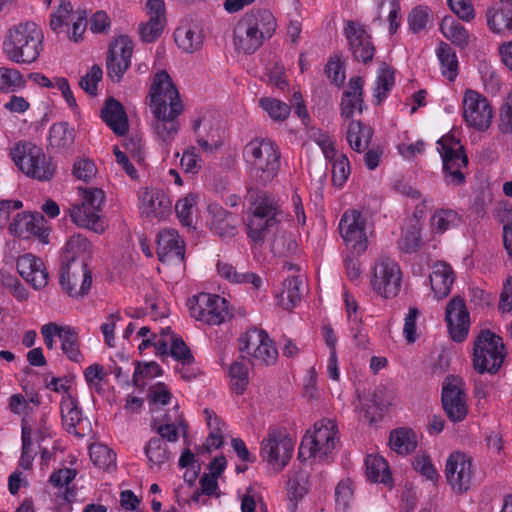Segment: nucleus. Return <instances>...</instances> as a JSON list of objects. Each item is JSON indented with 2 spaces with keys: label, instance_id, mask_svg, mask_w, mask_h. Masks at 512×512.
<instances>
[{
  "label": "nucleus",
  "instance_id": "nucleus-1",
  "mask_svg": "<svg viewBox=\"0 0 512 512\" xmlns=\"http://www.w3.org/2000/svg\"><path fill=\"white\" fill-rule=\"evenodd\" d=\"M149 98L155 133L163 142L172 141L179 131L178 116L183 111V104L167 71L161 70L154 75Z\"/></svg>",
  "mask_w": 512,
  "mask_h": 512
},
{
  "label": "nucleus",
  "instance_id": "nucleus-2",
  "mask_svg": "<svg viewBox=\"0 0 512 512\" xmlns=\"http://www.w3.org/2000/svg\"><path fill=\"white\" fill-rule=\"evenodd\" d=\"M276 21L266 9L252 10L246 13L234 28V45L237 51L253 54L265 39L273 36Z\"/></svg>",
  "mask_w": 512,
  "mask_h": 512
},
{
  "label": "nucleus",
  "instance_id": "nucleus-3",
  "mask_svg": "<svg viewBox=\"0 0 512 512\" xmlns=\"http://www.w3.org/2000/svg\"><path fill=\"white\" fill-rule=\"evenodd\" d=\"M43 32L36 23L27 21L11 27L3 42V52L12 62L31 64L43 49Z\"/></svg>",
  "mask_w": 512,
  "mask_h": 512
},
{
  "label": "nucleus",
  "instance_id": "nucleus-4",
  "mask_svg": "<svg viewBox=\"0 0 512 512\" xmlns=\"http://www.w3.org/2000/svg\"><path fill=\"white\" fill-rule=\"evenodd\" d=\"M283 218L279 200L267 192H259L250 206L246 232L251 242H264L267 236L276 231Z\"/></svg>",
  "mask_w": 512,
  "mask_h": 512
},
{
  "label": "nucleus",
  "instance_id": "nucleus-5",
  "mask_svg": "<svg viewBox=\"0 0 512 512\" xmlns=\"http://www.w3.org/2000/svg\"><path fill=\"white\" fill-rule=\"evenodd\" d=\"M245 161L251 166L250 175L259 185L266 186L280 169L278 146L268 139L250 141L243 150Z\"/></svg>",
  "mask_w": 512,
  "mask_h": 512
},
{
  "label": "nucleus",
  "instance_id": "nucleus-6",
  "mask_svg": "<svg viewBox=\"0 0 512 512\" xmlns=\"http://www.w3.org/2000/svg\"><path fill=\"white\" fill-rule=\"evenodd\" d=\"M506 354L502 337L490 329H482L474 340L473 367L480 374H496L502 367Z\"/></svg>",
  "mask_w": 512,
  "mask_h": 512
},
{
  "label": "nucleus",
  "instance_id": "nucleus-7",
  "mask_svg": "<svg viewBox=\"0 0 512 512\" xmlns=\"http://www.w3.org/2000/svg\"><path fill=\"white\" fill-rule=\"evenodd\" d=\"M10 154L15 165L30 178L49 181L56 172L57 166L52 158L31 142L16 143Z\"/></svg>",
  "mask_w": 512,
  "mask_h": 512
},
{
  "label": "nucleus",
  "instance_id": "nucleus-8",
  "mask_svg": "<svg viewBox=\"0 0 512 512\" xmlns=\"http://www.w3.org/2000/svg\"><path fill=\"white\" fill-rule=\"evenodd\" d=\"M437 151L443 163L445 182L460 186L465 183L466 176L462 171L468 165V157L463 145L452 135H444L437 141Z\"/></svg>",
  "mask_w": 512,
  "mask_h": 512
},
{
  "label": "nucleus",
  "instance_id": "nucleus-9",
  "mask_svg": "<svg viewBox=\"0 0 512 512\" xmlns=\"http://www.w3.org/2000/svg\"><path fill=\"white\" fill-rule=\"evenodd\" d=\"M103 203L104 194L102 190L93 189L85 192L82 203L73 204L69 209L72 222L95 233H102L105 225L99 213L102 211Z\"/></svg>",
  "mask_w": 512,
  "mask_h": 512
},
{
  "label": "nucleus",
  "instance_id": "nucleus-10",
  "mask_svg": "<svg viewBox=\"0 0 512 512\" xmlns=\"http://www.w3.org/2000/svg\"><path fill=\"white\" fill-rule=\"evenodd\" d=\"M339 232L353 254L361 255L368 248L367 219L358 210H347L339 221Z\"/></svg>",
  "mask_w": 512,
  "mask_h": 512
},
{
  "label": "nucleus",
  "instance_id": "nucleus-11",
  "mask_svg": "<svg viewBox=\"0 0 512 512\" xmlns=\"http://www.w3.org/2000/svg\"><path fill=\"white\" fill-rule=\"evenodd\" d=\"M191 316L209 325H219L229 315L228 302L224 297L201 291L188 300Z\"/></svg>",
  "mask_w": 512,
  "mask_h": 512
},
{
  "label": "nucleus",
  "instance_id": "nucleus-12",
  "mask_svg": "<svg viewBox=\"0 0 512 512\" xmlns=\"http://www.w3.org/2000/svg\"><path fill=\"white\" fill-rule=\"evenodd\" d=\"M238 342L239 350L251 355L253 361L267 366L277 361V348L265 330L251 328L240 336Z\"/></svg>",
  "mask_w": 512,
  "mask_h": 512
},
{
  "label": "nucleus",
  "instance_id": "nucleus-13",
  "mask_svg": "<svg viewBox=\"0 0 512 512\" xmlns=\"http://www.w3.org/2000/svg\"><path fill=\"white\" fill-rule=\"evenodd\" d=\"M463 381L455 375H448L442 383L441 402L450 421H463L468 414L466 393Z\"/></svg>",
  "mask_w": 512,
  "mask_h": 512
},
{
  "label": "nucleus",
  "instance_id": "nucleus-14",
  "mask_svg": "<svg viewBox=\"0 0 512 512\" xmlns=\"http://www.w3.org/2000/svg\"><path fill=\"white\" fill-rule=\"evenodd\" d=\"M463 117L468 127L487 130L492 122L493 110L488 100L474 90H467L462 102Z\"/></svg>",
  "mask_w": 512,
  "mask_h": 512
},
{
  "label": "nucleus",
  "instance_id": "nucleus-15",
  "mask_svg": "<svg viewBox=\"0 0 512 512\" xmlns=\"http://www.w3.org/2000/svg\"><path fill=\"white\" fill-rule=\"evenodd\" d=\"M293 441L279 430H273L261 443V457L272 465L275 471H281L293 454Z\"/></svg>",
  "mask_w": 512,
  "mask_h": 512
},
{
  "label": "nucleus",
  "instance_id": "nucleus-16",
  "mask_svg": "<svg viewBox=\"0 0 512 512\" xmlns=\"http://www.w3.org/2000/svg\"><path fill=\"white\" fill-rule=\"evenodd\" d=\"M133 49L134 43L126 35L119 36L110 44L106 67L108 77L113 82H120L130 67Z\"/></svg>",
  "mask_w": 512,
  "mask_h": 512
},
{
  "label": "nucleus",
  "instance_id": "nucleus-17",
  "mask_svg": "<svg viewBox=\"0 0 512 512\" xmlns=\"http://www.w3.org/2000/svg\"><path fill=\"white\" fill-rule=\"evenodd\" d=\"M9 231L13 236L19 238L35 237L44 244L49 243V230L46 227V220L39 212L18 213L10 223Z\"/></svg>",
  "mask_w": 512,
  "mask_h": 512
},
{
  "label": "nucleus",
  "instance_id": "nucleus-18",
  "mask_svg": "<svg viewBox=\"0 0 512 512\" xmlns=\"http://www.w3.org/2000/svg\"><path fill=\"white\" fill-rule=\"evenodd\" d=\"M344 35L355 61L368 64L373 60L376 49L364 26L348 21L344 28Z\"/></svg>",
  "mask_w": 512,
  "mask_h": 512
},
{
  "label": "nucleus",
  "instance_id": "nucleus-19",
  "mask_svg": "<svg viewBox=\"0 0 512 512\" xmlns=\"http://www.w3.org/2000/svg\"><path fill=\"white\" fill-rule=\"evenodd\" d=\"M445 475L448 483L456 492H466L472 480V460L462 452H454L447 459Z\"/></svg>",
  "mask_w": 512,
  "mask_h": 512
},
{
  "label": "nucleus",
  "instance_id": "nucleus-20",
  "mask_svg": "<svg viewBox=\"0 0 512 512\" xmlns=\"http://www.w3.org/2000/svg\"><path fill=\"white\" fill-rule=\"evenodd\" d=\"M445 320L453 341L461 343L468 335L470 317L465 301L460 296L453 297L445 309Z\"/></svg>",
  "mask_w": 512,
  "mask_h": 512
},
{
  "label": "nucleus",
  "instance_id": "nucleus-21",
  "mask_svg": "<svg viewBox=\"0 0 512 512\" xmlns=\"http://www.w3.org/2000/svg\"><path fill=\"white\" fill-rule=\"evenodd\" d=\"M313 434L308 432L304 435L309 446V456L324 459L335 447L336 426L330 420H322L314 425Z\"/></svg>",
  "mask_w": 512,
  "mask_h": 512
},
{
  "label": "nucleus",
  "instance_id": "nucleus-22",
  "mask_svg": "<svg viewBox=\"0 0 512 512\" xmlns=\"http://www.w3.org/2000/svg\"><path fill=\"white\" fill-rule=\"evenodd\" d=\"M372 288H401L403 272L399 263L390 257H379L372 269Z\"/></svg>",
  "mask_w": 512,
  "mask_h": 512
},
{
  "label": "nucleus",
  "instance_id": "nucleus-23",
  "mask_svg": "<svg viewBox=\"0 0 512 512\" xmlns=\"http://www.w3.org/2000/svg\"><path fill=\"white\" fill-rule=\"evenodd\" d=\"M59 284L61 288H91L92 271L84 259L61 261Z\"/></svg>",
  "mask_w": 512,
  "mask_h": 512
},
{
  "label": "nucleus",
  "instance_id": "nucleus-24",
  "mask_svg": "<svg viewBox=\"0 0 512 512\" xmlns=\"http://www.w3.org/2000/svg\"><path fill=\"white\" fill-rule=\"evenodd\" d=\"M157 255L162 263L180 265L184 260L185 244L174 229H164L157 236Z\"/></svg>",
  "mask_w": 512,
  "mask_h": 512
},
{
  "label": "nucleus",
  "instance_id": "nucleus-25",
  "mask_svg": "<svg viewBox=\"0 0 512 512\" xmlns=\"http://www.w3.org/2000/svg\"><path fill=\"white\" fill-rule=\"evenodd\" d=\"M149 20L139 25V34L143 42L152 43L160 37L165 24V3L163 0H147Z\"/></svg>",
  "mask_w": 512,
  "mask_h": 512
},
{
  "label": "nucleus",
  "instance_id": "nucleus-26",
  "mask_svg": "<svg viewBox=\"0 0 512 512\" xmlns=\"http://www.w3.org/2000/svg\"><path fill=\"white\" fill-rule=\"evenodd\" d=\"M364 80L360 76L349 79L346 90L342 93L340 110L341 116L346 120L352 119L354 114H361L364 110Z\"/></svg>",
  "mask_w": 512,
  "mask_h": 512
},
{
  "label": "nucleus",
  "instance_id": "nucleus-27",
  "mask_svg": "<svg viewBox=\"0 0 512 512\" xmlns=\"http://www.w3.org/2000/svg\"><path fill=\"white\" fill-rule=\"evenodd\" d=\"M17 271L32 288H45L48 284V273L43 261L31 253L21 255L17 259Z\"/></svg>",
  "mask_w": 512,
  "mask_h": 512
},
{
  "label": "nucleus",
  "instance_id": "nucleus-28",
  "mask_svg": "<svg viewBox=\"0 0 512 512\" xmlns=\"http://www.w3.org/2000/svg\"><path fill=\"white\" fill-rule=\"evenodd\" d=\"M140 210L148 218H164L171 208L169 197L158 189H145L140 195Z\"/></svg>",
  "mask_w": 512,
  "mask_h": 512
},
{
  "label": "nucleus",
  "instance_id": "nucleus-29",
  "mask_svg": "<svg viewBox=\"0 0 512 512\" xmlns=\"http://www.w3.org/2000/svg\"><path fill=\"white\" fill-rule=\"evenodd\" d=\"M192 131L199 148L204 152H213L221 146L218 130L205 116L192 120Z\"/></svg>",
  "mask_w": 512,
  "mask_h": 512
},
{
  "label": "nucleus",
  "instance_id": "nucleus-30",
  "mask_svg": "<svg viewBox=\"0 0 512 512\" xmlns=\"http://www.w3.org/2000/svg\"><path fill=\"white\" fill-rule=\"evenodd\" d=\"M101 119L117 136H124L128 132V118L124 107L112 97L105 101L101 109Z\"/></svg>",
  "mask_w": 512,
  "mask_h": 512
},
{
  "label": "nucleus",
  "instance_id": "nucleus-31",
  "mask_svg": "<svg viewBox=\"0 0 512 512\" xmlns=\"http://www.w3.org/2000/svg\"><path fill=\"white\" fill-rule=\"evenodd\" d=\"M75 129L68 122H57L49 128L48 145L54 153H67L75 142Z\"/></svg>",
  "mask_w": 512,
  "mask_h": 512
},
{
  "label": "nucleus",
  "instance_id": "nucleus-32",
  "mask_svg": "<svg viewBox=\"0 0 512 512\" xmlns=\"http://www.w3.org/2000/svg\"><path fill=\"white\" fill-rule=\"evenodd\" d=\"M486 20L488 28L494 34H512V8L501 4L490 7L486 11Z\"/></svg>",
  "mask_w": 512,
  "mask_h": 512
},
{
  "label": "nucleus",
  "instance_id": "nucleus-33",
  "mask_svg": "<svg viewBox=\"0 0 512 512\" xmlns=\"http://www.w3.org/2000/svg\"><path fill=\"white\" fill-rule=\"evenodd\" d=\"M209 210L211 231L223 238L233 236L236 229L235 215L217 205L210 206Z\"/></svg>",
  "mask_w": 512,
  "mask_h": 512
},
{
  "label": "nucleus",
  "instance_id": "nucleus-34",
  "mask_svg": "<svg viewBox=\"0 0 512 512\" xmlns=\"http://www.w3.org/2000/svg\"><path fill=\"white\" fill-rule=\"evenodd\" d=\"M443 36L456 47L465 49L469 45L470 34L468 30L453 16H445L440 23Z\"/></svg>",
  "mask_w": 512,
  "mask_h": 512
},
{
  "label": "nucleus",
  "instance_id": "nucleus-35",
  "mask_svg": "<svg viewBox=\"0 0 512 512\" xmlns=\"http://www.w3.org/2000/svg\"><path fill=\"white\" fill-rule=\"evenodd\" d=\"M218 274L235 285H249L254 288H260L263 285V279L253 272H238L231 264L218 261Z\"/></svg>",
  "mask_w": 512,
  "mask_h": 512
},
{
  "label": "nucleus",
  "instance_id": "nucleus-36",
  "mask_svg": "<svg viewBox=\"0 0 512 512\" xmlns=\"http://www.w3.org/2000/svg\"><path fill=\"white\" fill-rule=\"evenodd\" d=\"M60 408L62 423L66 431L70 434L80 436L76 431L77 425L82 420V410L78 406V401L70 393H67L62 397Z\"/></svg>",
  "mask_w": 512,
  "mask_h": 512
},
{
  "label": "nucleus",
  "instance_id": "nucleus-37",
  "mask_svg": "<svg viewBox=\"0 0 512 512\" xmlns=\"http://www.w3.org/2000/svg\"><path fill=\"white\" fill-rule=\"evenodd\" d=\"M389 444L400 455L411 454L417 447L416 434L408 427L394 429L390 432Z\"/></svg>",
  "mask_w": 512,
  "mask_h": 512
},
{
  "label": "nucleus",
  "instance_id": "nucleus-38",
  "mask_svg": "<svg viewBox=\"0 0 512 512\" xmlns=\"http://www.w3.org/2000/svg\"><path fill=\"white\" fill-rule=\"evenodd\" d=\"M373 130L360 121L351 120L348 125L346 139L350 147L356 152H363L370 144Z\"/></svg>",
  "mask_w": 512,
  "mask_h": 512
},
{
  "label": "nucleus",
  "instance_id": "nucleus-39",
  "mask_svg": "<svg viewBox=\"0 0 512 512\" xmlns=\"http://www.w3.org/2000/svg\"><path fill=\"white\" fill-rule=\"evenodd\" d=\"M436 55L440 62L442 75L449 81L458 76L459 62L456 52L446 42L441 41L436 48Z\"/></svg>",
  "mask_w": 512,
  "mask_h": 512
},
{
  "label": "nucleus",
  "instance_id": "nucleus-40",
  "mask_svg": "<svg viewBox=\"0 0 512 512\" xmlns=\"http://www.w3.org/2000/svg\"><path fill=\"white\" fill-rule=\"evenodd\" d=\"M394 85L395 76L393 69L386 63H382L375 80L373 103L380 105L387 98Z\"/></svg>",
  "mask_w": 512,
  "mask_h": 512
},
{
  "label": "nucleus",
  "instance_id": "nucleus-41",
  "mask_svg": "<svg viewBox=\"0 0 512 512\" xmlns=\"http://www.w3.org/2000/svg\"><path fill=\"white\" fill-rule=\"evenodd\" d=\"M366 475L371 482L388 485L392 476L387 461L382 456L368 455L365 459Z\"/></svg>",
  "mask_w": 512,
  "mask_h": 512
},
{
  "label": "nucleus",
  "instance_id": "nucleus-42",
  "mask_svg": "<svg viewBox=\"0 0 512 512\" xmlns=\"http://www.w3.org/2000/svg\"><path fill=\"white\" fill-rule=\"evenodd\" d=\"M90 242L81 234H74L65 244L61 261H70V259H84V255L90 251Z\"/></svg>",
  "mask_w": 512,
  "mask_h": 512
},
{
  "label": "nucleus",
  "instance_id": "nucleus-43",
  "mask_svg": "<svg viewBox=\"0 0 512 512\" xmlns=\"http://www.w3.org/2000/svg\"><path fill=\"white\" fill-rule=\"evenodd\" d=\"M26 86L21 72L15 68L0 67V92L14 93Z\"/></svg>",
  "mask_w": 512,
  "mask_h": 512
},
{
  "label": "nucleus",
  "instance_id": "nucleus-44",
  "mask_svg": "<svg viewBox=\"0 0 512 512\" xmlns=\"http://www.w3.org/2000/svg\"><path fill=\"white\" fill-rule=\"evenodd\" d=\"M431 288H451L455 281L452 267L445 262H437L429 275Z\"/></svg>",
  "mask_w": 512,
  "mask_h": 512
},
{
  "label": "nucleus",
  "instance_id": "nucleus-45",
  "mask_svg": "<svg viewBox=\"0 0 512 512\" xmlns=\"http://www.w3.org/2000/svg\"><path fill=\"white\" fill-rule=\"evenodd\" d=\"M72 12L73 5L71 2L69 0H61L57 10L50 18V28L55 34L65 33L69 26Z\"/></svg>",
  "mask_w": 512,
  "mask_h": 512
},
{
  "label": "nucleus",
  "instance_id": "nucleus-46",
  "mask_svg": "<svg viewBox=\"0 0 512 512\" xmlns=\"http://www.w3.org/2000/svg\"><path fill=\"white\" fill-rule=\"evenodd\" d=\"M460 217L455 210L439 209L431 217V227L437 233H444L458 226Z\"/></svg>",
  "mask_w": 512,
  "mask_h": 512
},
{
  "label": "nucleus",
  "instance_id": "nucleus-47",
  "mask_svg": "<svg viewBox=\"0 0 512 512\" xmlns=\"http://www.w3.org/2000/svg\"><path fill=\"white\" fill-rule=\"evenodd\" d=\"M259 106L269 115L273 121H285L291 112L290 106L276 98L263 97L259 100Z\"/></svg>",
  "mask_w": 512,
  "mask_h": 512
},
{
  "label": "nucleus",
  "instance_id": "nucleus-48",
  "mask_svg": "<svg viewBox=\"0 0 512 512\" xmlns=\"http://www.w3.org/2000/svg\"><path fill=\"white\" fill-rule=\"evenodd\" d=\"M90 459L99 468L108 470L111 466H116V454L108 446L100 443H94L89 447Z\"/></svg>",
  "mask_w": 512,
  "mask_h": 512
},
{
  "label": "nucleus",
  "instance_id": "nucleus-49",
  "mask_svg": "<svg viewBox=\"0 0 512 512\" xmlns=\"http://www.w3.org/2000/svg\"><path fill=\"white\" fill-rule=\"evenodd\" d=\"M175 41L183 51L192 53L200 48L203 37L200 32L191 28H178L175 31Z\"/></svg>",
  "mask_w": 512,
  "mask_h": 512
},
{
  "label": "nucleus",
  "instance_id": "nucleus-50",
  "mask_svg": "<svg viewBox=\"0 0 512 512\" xmlns=\"http://www.w3.org/2000/svg\"><path fill=\"white\" fill-rule=\"evenodd\" d=\"M59 338L62 342L61 349L72 361H78L80 356L79 337L77 332L70 326L61 327Z\"/></svg>",
  "mask_w": 512,
  "mask_h": 512
},
{
  "label": "nucleus",
  "instance_id": "nucleus-51",
  "mask_svg": "<svg viewBox=\"0 0 512 512\" xmlns=\"http://www.w3.org/2000/svg\"><path fill=\"white\" fill-rule=\"evenodd\" d=\"M383 394L384 388L378 387L375 389L369 400L370 404H363L361 406V410L364 412V415L370 424H373L382 418V412L385 408Z\"/></svg>",
  "mask_w": 512,
  "mask_h": 512
},
{
  "label": "nucleus",
  "instance_id": "nucleus-52",
  "mask_svg": "<svg viewBox=\"0 0 512 512\" xmlns=\"http://www.w3.org/2000/svg\"><path fill=\"white\" fill-rule=\"evenodd\" d=\"M421 245V230L417 225L408 226L398 240V247L404 253H415Z\"/></svg>",
  "mask_w": 512,
  "mask_h": 512
},
{
  "label": "nucleus",
  "instance_id": "nucleus-53",
  "mask_svg": "<svg viewBox=\"0 0 512 512\" xmlns=\"http://www.w3.org/2000/svg\"><path fill=\"white\" fill-rule=\"evenodd\" d=\"M231 389L237 395H242L249 384L248 368L242 362L235 361L229 369Z\"/></svg>",
  "mask_w": 512,
  "mask_h": 512
},
{
  "label": "nucleus",
  "instance_id": "nucleus-54",
  "mask_svg": "<svg viewBox=\"0 0 512 512\" xmlns=\"http://www.w3.org/2000/svg\"><path fill=\"white\" fill-rule=\"evenodd\" d=\"M332 165V182L336 187H342L351 174V167L348 157L345 154L336 152L335 158L329 161Z\"/></svg>",
  "mask_w": 512,
  "mask_h": 512
},
{
  "label": "nucleus",
  "instance_id": "nucleus-55",
  "mask_svg": "<svg viewBox=\"0 0 512 512\" xmlns=\"http://www.w3.org/2000/svg\"><path fill=\"white\" fill-rule=\"evenodd\" d=\"M144 450L152 464L161 465L169 459V451L161 438L152 437L146 444Z\"/></svg>",
  "mask_w": 512,
  "mask_h": 512
},
{
  "label": "nucleus",
  "instance_id": "nucleus-56",
  "mask_svg": "<svg viewBox=\"0 0 512 512\" xmlns=\"http://www.w3.org/2000/svg\"><path fill=\"white\" fill-rule=\"evenodd\" d=\"M197 197L194 194H188L177 201L175 212L183 226H191L193 222V208L196 205Z\"/></svg>",
  "mask_w": 512,
  "mask_h": 512
},
{
  "label": "nucleus",
  "instance_id": "nucleus-57",
  "mask_svg": "<svg viewBox=\"0 0 512 512\" xmlns=\"http://www.w3.org/2000/svg\"><path fill=\"white\" fill-rule=\"evenodd\" d=\"M324 73L331 83L337 87L342 86L345 81V65L341 56L337 54L331 56L325 66Z\"/></svg>",
  "mask_w": 512,
  "mask_h": 512
},
{
  "label": "nucleus",
  "instance_id": "nucleus-58",
  "mask_svg": "<svg viewBox=\"0 0 512 512\" xmlns=\"http://www.w3.org/2000/svg\"><path fill=\"white\" fill-rule=\"evenodd\" d=\"M430 9L427 6H417L408 15L409 29L417 34L424 30L429 22Z\"/></svg>",
  "mask_w": 512,
  "mask_h": 512
},
{
  "label": "nucleus",
  "instance_id": "nucleus-59",
  "mask_svg": "<svg viewBox=\"0 0 512 512\" xmlns=\"http://www.w3.org/2000/svg\"><path fill=\"white\" fill-rule=\"evenodd\" d=\"M308 492L306 477L301 472L294 474L287 482V493L290 501L298 502Z\"/></svg>",
  "mask_w": 512,
  "mask_h": 512
},
{
  "label": "nucleus",
  "instance_id": "nucleus-60",
  "mask_svg": "<svg viewBox=\"0 0 512 512\" xmlns=\"http://www.w3.org/2000/svg\"><path fill=\"white\" fill-rule=\"evenodd\" d=\"M310 137L320 147L322 153L328 161H332L336 156V147L334 139L326 132L315 130L311 132Z\"/></svg>",
  "mask_w": 512,
  "mask_h": 512
},
{
  "label": "nucleus",
  "instance_id": "nucleus-61",
  "mask_svg": "<svg viewBox=\"0 0 512 512\" xmlns=\"http://www.w3.org/2000/svg\"><path fill=\"white\" fill-rule=\"evenodd\" d=\"M102 69L99 65H93L86 75L82 76L79 82L80 87L89 95L97 94L98 83L102 79Z\"/></svg>",
  "mask_w": 512,
  "mask_h": 512
},
{
  "label": "nucleus",
  "instance_id": "nucleus-62",
  "mask_svg": "<svg viewBox=\"0 0 512 512\" xmlns=\"http://www.w3.org/2000/svg\"><path fill=\"white\" fill-rule=\"evenodd\" d=\"M447 5L462 21L471 22L476 16L471 0H447Z\"/></svg>",
  "mask_w": 512,
  "mask_h": 512
},
{
  "label": "nucleus",
  "instance_id": "nucleus-63",
  "mask_svg": "<svg viewBox=\"0 0 512 512\" xmlns=\"http://www.w3.org/2000/svg\"><path fill=\"white\" fill-rule=\"evenodd\" d=\"M174 359L181 361L183 365L191 364L194 361V357L191 353L190 348L186 345L184 340L179 336L172 337L171 348L169 351Z\"/></svg>",
  "mask_w": 512,
  "mask_h": 512
},
{
  "label": "nucleus",
  "instance_id": "nucleus-64",
  "mask_svg": "<svg viewBox=\"0 0 512 512\" xmlns=\"http://www.w3.org/2000/svg\"><path fill=\"white\" fill-rule=\"evenodd\" d=\"M299 291L300 290H278L274 294L276 305L283 310L291 312L301 301L302 295Z\"/></svg>",
  "mask_w": 512,
  "mask_h": 512
}]
</instances>
